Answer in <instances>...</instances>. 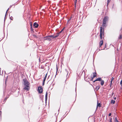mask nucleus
<instances>
[{"label":"nucleus","instance_id":"21","mask_svg":"<svg viewBox=\"0 0 122 122\" xmlns=\"http://www.w3.org/2000/svg\"><path fill=\"white\" fill-rule=\"evenodd\" d=\"M72 17L71 16V18L68 20L67 23H69V21H70L71 20V19Z\"/></svg>","mask_w":122,"mask_h":122},{"label":"nucleus","instance_id":"38","mask_svg":"<svg viewBox=\"0 0 122 122\" xmlns=\"http://www.w3.org/2000/svg\"><path fill=\"white\" fill-rule=\"evenodd\" d=\"M41 69H43V67H42L41 66Z\"/></svg>","mask_w":122,"mask_h":122},{"label":"nucleus","instance_id":"37","mask_svg":"<svg viewBox=\"0 0 122 122\" xmlns=\"http://www.w3.org/2000/svg\"><path fill=\"white\" fill-rule=\"evenodd\" d=\"M96 81V79L94 81H93V82H95V81Z\"/></svg>","mask_w":122,"mask_h":122},{"label":"nucleus","instance_id":"42","mask_svg":"<svg viewBox=\"0 0 122 122\" xmlns=\"http://www.w3.org/2000/svg\"><path fill=\"white\" fill-rule=\"evenodd\" d=\"M8 10H7V11H6V13H7V11H8Z\"/></svg>","mask_w":122,"mask_h":122},{"label":"nucleus","instance_id":"17","mask_svg":"<svg viewBox=\"0 0 122 122\" xmlns=\"http://www.w3.org/2000/svg\"><path fill=\"white\" fill-rule=\"evenodd\" d=\"M47 92H46V93L45 95V98L46 99L47 98Z\"/></svg>","mask_w":122,"mask_h":122},{"label":"nucleus","instance_id":"4","mask_svg":"<svg viewBox=\"0 0 122 122\" xmlns=\"http://www.w3.org/2000/svg\"><path fill=\"white\" fill-rule=\"evenodd\" d=\"M38 92L39 93H41L43 92V88L42 86L38 87Z\"/></svg>","mask_w":122,"mask_h":122},{"label":"nucleus","instance_id":"5","mask_svg":"<svg viewBox=\"0 0 122 122\" xmlns=\"http://www.w3.org/2000/svg\"><path fill=\"white\" fill-rule=\"evenodd\" d=\"M33 25L35 28H37L39 26V24L36 22H35L34 23Z\"/></svg>","mask_w":122,"mask_h":122},{"label":"nucleus","instance_id":"6","mask_svg":"<svg viewBox=\"0 0 122 122\" xmlns=\"http://www.w3.org/2000/svg\"><path fill=\"white\" fill-rule=\"evenodd\" d=\"M102 40H101L99 42V46L100 47L102 45H103V39H101Z\"/></svg>","mask_w":122,"mask_h":122},{"label":"nucleus","instance_id":"41","mask_svg":"<svg viewBox=\"0 0 122 122\" xmlns=\"http://www.w3.org/2000/svg\"><path fill=\"white\" fill-rule=\"evenodd\" d=\"M30 28H31V29L32 30V26H31V27Z\"/></svg>","mask_w":122,"mask_h":122},{"label":"nucleus","instance_id":"28","mask_svg":"<svg viewBox=\"0 0 122 122\" xmlns=\"http://www.w3.org/2000/svg\"><path fill=\"white\" fill-rule=\"evenodd\" d=\"M45 81H43L42 83V86H44V85Z\"/></svg>","mask_w":122,"mask_h":122},{"label":"nucleus","instance_id":"10","mask_svg":"<svg viewBox=\"0 0 122 122\" xmlns=\"http://www.w3.org/2000/svg\"><path fill=\"white\" fill-rule=\"evenodd\" d=\"M101 81V84L102 86L104 84V82L103 80H102Z\"/></svg>","mask_w":122,"mask_h":122},{"label":"nucleus","instance_id":"24","mask_svg":"<svg viewBox=\"0 0 122 122\" xmlns=\"http://www.w3.org/2000/svg\"><path fill=\"white\" fill-rule=\"evenodd\" d=\"M46 77H46V76H45V77H44V78L43 80V81H46Z\"/></svg>","mask_w":122,"mask_h":122},{"label":"nucleus","instance_id":"26","mask_svg":"<svg viewBox=\"0 0 122 122\" xmlns=\"http://www.w3.org/2000/svg\"><path fill=\"white\" fill-rule=\"evenodd\" d=\"M10 18L11 20H13V17L12 16L10 17Z\"/></svg>","mask_w":122,"mask_h":122},{"label":"nucleus","instance_id":"20","mask_svg":"<svg viewBox=\"0 0 122 122\" xmlns=\"http://www.w3.org/2000/svg\"><path fill=\"white\" fill-rule=\"evenodd\" d=\"M75 1L74 2V4L75 5V7H76V4L77 0H75Z\"/></svg>","mask_w":122,"mask_h":122},{"label":"nucleus","instance_id":"14","mask_svg":"<svg viewBox=\"0 0 122 122\" xmlns=\"http://www.w3.org/2000/svg\"><path fill=\"white\" fill-rule=\"evenodd\" d=\"M50 37H53V38H54V35H51L48 36Z\"/></svg>","mask_w":122,"mask_h":122},{"label":"nucleus","instance_id":"11","mask_svg":"<svg viewBox=\"0 0 122 122\" xmlns=\"http://www.w3.org/2000/svg\"><path fill=\"white\" fill-rule=\"evenodd\" d=\"M47 40H48L49 41H51V38L48 36H47Z\"/></svg>","mask_w":122,"mask_h":122},{"label":"nucleus","instance_id":"7","mask_svg":"<svg viewBox=\"0 0 122 122\" xmlns=\"http://www.w3.org/2000/svg\"><path fill=\"white\" fill-rule=\"evenodd\" d=\"M93 77L94 78L96 77L97 76V73L96 72L93 73Z\"/></svg>","mask_w":122,"mask_h":122},{"label":"nucleus","instance_id":"12","mask_svg":"<svg viewBox=\"0 0 122 122\" xmlns=\"http://www.w3.org/2000/svg\"><path fill=\"white\" fill-rule=\"evenodd\" d=\"M114 78L113 77H112L111 80V82H110V83H111V84H112V81L114 80Z\"/></svg>","mask_w":122,"mask_h":122},{"label":"nucleus","instance_id":"32","mask_svg":"<svg viewBox=\"0 0 122 122\" xmlns=\"http://www.w3.org/2000/svg\"><path fill=\"white\" fill-rule=\"evenodd\" d=\"M111 115V113H110L109 114V115H108V116H110Z\"/></svg>","mask_w":122,"mask_h":122},{"label":"nucleus","instance_id":"30","mask_svg":"<svg viewBox=\"0 0 122 122\" xmlns=\"http://www.w3.org/2000/svg\"><path fill=\"white\" fill-rule=\"evenodd\" d=\"M120 84L121 86H122V80H121V81L120 82Z\"/></svg>","mask_w":122,"mask_h":122},{"label":"nucleus","instance_id":"3","mask_svg":"<svg viewBox=\"0 0 122 122\" xmlns=\"http://www.w3.org/2000/svg\"><path fill=\"white\" fill-rule=\"evenodd\" d=\"M109 17L107 16H105L103 18L102 26L106 27L107 26V23L108 21Z\"/></svg>","mask_w":122,"mask_h":122},{"label":"nucleus","instance_id":"1","mask_svg":"<svg viewBox=\"0 0 122 122\" xmlns=\"http://www.w3.org/2000/svg\"><path fill=\"white\" fill-rule=\"evenodd\" d=\"M23 81H24V84L25 86V87L24 89L27 91H29L30 88L29 86L30 83L26 79H23Z\"/></svg>","mask_w":122,"mask_h":122},{"label":"nucleus","instance_id":"19","mask_svg":"<svg viewBox=\"0 0 122 122\" xmlns=\"http://www.w3.org/2000/svg\"><path fill=\"white\" fill-rule=\"evenodd\" d=\"M115 122H119L117 119V117H115Z\"/></svg>","mask_w":122,"mask_h":122},{"label":"nucleus","instance_id":"8","mask_svg":"<svg viewBox=\"0 0 122 122\" xmlns=\"http://www.w3.org/2000/svg\"><path fill=\"white\" fill-rule=\"evenodd\" d=\"M101 107V104L100 103H98V101H97V107Z\"/></svg>","mask_w":122,"mask_h":122},{"label":"nucleus","instance_id":"27","mask_svg":"<svg viewBox=\"0 0 122 122\" xmlns=\"http://www.w3.org/2000/svg\"><path fill=\"white\" fill-rule=\"evenodd\" d=\"M112 118H110V121H109V122H112Z\"/></svg>","mask_w":122,"mask_h":122},{"label":"nucleus","instance_id":"40","mask_svg":"<svg viewBox=\"0 0 122 122\" xmlns=\"http://www.w3.org/2000/svg\"><path fill=\"white\" fill-rule=\"evenodd\" d=\"M30 25L31 26H32V25L31 24H30Z\"/></svg>","mask_w":122,"mask_h":122},{"label":"nucleus","instance_id":"2","mask_svg":"<svg viewBox=\"0 0 122 122\" xmlns=\"http://www.w3.org/2000/svg\"><path fill=\"white\" fill-rule=\"evenodd\" d=\"M104 27L101 26L100 32V37L101 39L104 40Z\"/></svg>","mask_w":122,"mask_h":122},{"label":"nucleus","instance_id":"16","mask_svg":"<svg viewBox=\"0 0 122 122\" xmlns=\"http://www.w3.org/2000/svg\"><path fill=\"white\" fill-rule=\"evenodd\" d=\"M59 35V33H57L56 35V36H54V38H56Z\"/></svg>","mask_w":122,"mask_h":122},{"label":"nucleus","instance_id":"33","mask_svg":"<svg viewBox=\"0 0 122 122\" xmlns=\"http://www.w3.org/2000/svg\"><path fill=\"white\" fill-rule=\"evenodd\" d=\"M110 0H108V3L110 2Z\"/></svg>","mask_w":122,"mask_h":122},{"label":"nucleus","instance_id":"36","mask_svg":"<svg viewBox=\"0 0 122 122\" xmlns=\"http://www.w3.org/2000/svg\"><path fill=\"white\" fill-rule=\"evenodd\" d=\"M116 97H114V99L115 100H116Z\"/></svg>","mask_w":122,"mask_h":122},{"label":"nucleus","instance_id":"22","mask_svg":"<svg viewBox=\"0 0 122 122\" xmlns=\"http://www.w3.org/2000/svg\"><path fill=\"white\" fill-rule=\"evenodd\" d=\"M122 38V36L121 35L119 36V39H121Z\"/></svg>","mask_w":122,"mask_h":122},{"label":"nucleus","instance_id":"35","mask_svg":"<svg viewBox=\"0 0 122 122\" xmlns=\"http://www.w3.org/2000/svg\"><path fill=\"white\" fill-rule=\"evenodd\" d=\"M1 114H2V112L1 111H0V116H1Z\"/></svg>","mask_w":122,"mask_h":122},{"label":"nucleus","instance_id":"29","mask_svg":"<svg viewBox=\"0 0 122 122\" xmlns=\"http://www.w3.org/2000/svg\"><path fill=\"white\" fill-rule=\"evenodd\" d=\"M94 78L93 77H91V81H93V79Z\"/></svg>","mask_w":122,"mask_h":122},{"label":"nucleus","instance_id":"31","mask_svg":"<svg viewBox=\"0 0 122 122\" xmlns=\"http://www.w3.org/2000/svg\"><path fill=\"white\" fill-rule=\"evenodd\" d=\"M112 84H111V83L110 84V87H111V88H112Z\"/></svg>","mask_w":122,"mask_h":122},{"label":"nucleus","instance_id":"13","mask_svg":"<svg viewBox=\"0 0 122 122\" xmlns=\"http://www.w3.org/2000/svg\"><path fill=\"white\" fill-rule=\"evenodd\" d=\"M100 86H97L96 87L95 89L97 90H98L100 88Z\"/></svg>","mask_w":122,"mask_h":122},{"label":"nucleus","instance_id":"18","mask_svg":"<svg viewBox=\"0 0 122 122\" xmlns=\"http://www.w3.org/2000/svg\"><path fill=\"white\" fill-rule=\"evenodd\" d=\"M47 36L45 37H44V40H47Z\"/></svg>","mask_w":122,"mask_h":122},{"label":"nucleus","instance_id":"25","mask_svg":"<svg viewBox=\"0 0 122 122\" xmlns=\"http://www.w3.org/2000/svg\"><path fill=\"white\" fill-rule=\"evenodd\" d=\"M63 28L62 29L59 33H59V34L61 33L62 32V31L64 29V28Z\"/></svg>","mask_w":122,"mask_h":122},{"label":"nucleus","instance_id":"15","mask_svg":"<svg viewBox=\"0 0 122 122\" xmlns=\"http://www.w3.org/2000/svg\"><path fill=\"white\" fill-rule=\"evenodd\" d=\"M111 103L113 104H114L115 103V101L113 100H112Z\"/></svg>","mask_w":122,"mask_h":122},{"label":"nucleus","instance_id":"43","mask_svg":"<svg viewBox=\"0 0 122 122\" xmlns=\"http://www.w3.org/2000/svg\"><path fill=\"white\" fill-rule=\"evenodd\" d=\"M113 94V93L112 94V95Z\"/></svg>","mask_w":122,"mask_h":122},{"label":"nucleus","instance_id":"39","mask_svg":"<svg viewBox=\"0 0 122 122\" xmlns=\"http://www.w3.org/2000/svg\"><path fill=\"white\" fill-rule=\"evenodd\" d=\"M117 51H118V48H117Z\"/></svg>","mask_w":122,"mask_h":122},{"label":"nucleus","instance_id":"9","mask_svg":"<svg viewBox=\"0 0 122 122\" xmlns=\"http://www.w3.org/2000/svg\"><path fill=\"white\" fill-rule=\"evenodd\" d=\"M102 80V79L101 77H99L98 78H97L96 79V80L97 81H101V80Z\"/></svg>","mask_w":122,"mask_h":122},{"label":"nucleus","instance_id":"23","mask_svg":"<svg viewBox=\"0 0 122 122\" xmlns=\"http://www.w3.org/2000/svg\"><path fill=\"white\" fill-rule=\"evenodd\" d=\"M8 98V97H6L5 99H4V101H5V102L7 100V99Z\"/></svg>","mask_w":122,"mask_h":122},{"label":"nucleus","instance_id":"34","mask_svg":"<svg viewBox=\"0 0 122 122\" xmlns=\"http://www.w3.org/2000/svg\"><path fill=\"white\" fill-rule=\"evenodd\" d=\"M47 73L46 74V75H45V76H46V77H47Z\"/></svg>","mask_w":122,"mask_h":122}]
</instances>
